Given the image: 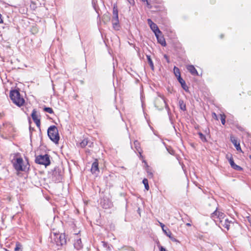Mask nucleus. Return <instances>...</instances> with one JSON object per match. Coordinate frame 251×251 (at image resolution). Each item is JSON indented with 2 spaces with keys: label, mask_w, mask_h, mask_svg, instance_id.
Wrapping results in <instances>:
<instances>
[{
  "label": "nucleus",
  "mask_w": 251,
  "mask_h": 251,
  "mask_svg": "<svg viewBox=\"0 0 251 251\" xmlns=\"http://www.w3.org/2000/svg\"><path fill=\"white\" fill-rule=\"evenodd\" d=\"M12 163L14 169L18 172H25L29 168L28 163L27 162L26 164H24L23 159L20 156L19 153L14 154Z\"/></svg>",
  "instance_id": "obj_1"
},
{
  "label": "nucleus",
  "mask_w": 251,
  "mask_h": 251,
  "mask_svg": "<svg viewBox=\"0 0 251 251\" xmlns=\"http://www.w3.org/2000/svg\"><path fill=\"white\" fill-rule=\"evenodd\" d=\"M9 97L12 102L19 107L22 106L25 103V100L21 96L19 90L14 89L11 90Z\"/></svg>",
  "instance_id": "obj_2"
},
{
  "label": "nucleus",
  "mask_w": 251,
  "mask_h": 251,
  "mask_svg": "<svg viewBox=\"0 0 251 251\" xmlns=\"http://www.w3.org/2000/svg\"><path fill=\"white\" fill-rule=\"evenodd\" d=\"M48 135L50 139L55 144H57L60 137L58 129L55 126H50L48 129Z\"/></svg>",
  "instance_id": "obj_3"
},
{
  "label": "nucleus",
  "mask_w": 251,
  "mask_h": 251,
  "mask_svg": "<svg viewBox=\"0 0 251 251\" xmlns=\"http://www.w3.org/2000/svg\"><path fill=\"white\" fill-rule=\"evenodd\" d=\"M112 14V23L113 27L115 30H119L120 24L118 17V9L116 4L113 5Z\"/></svg>",
  "instance_id": "obj_4"
},
{
  "label": "nucleus",
  "mask_w": 251,
  "mask_h": 251,
  "mask_svg": "<svg viewBox=\"0 0 251 251\" xmlns=\"http://www.w3.org/2000/svg\"><path fill=\"white\" fill-rule=\"evenodd\" d=\"M50 156L47 154L36 156L35 162L37 164L45 165L46 167L50 164Z\"/></svg>",
  "instance_id": "obj_5"
},
{
  "label": "nucleus",
  "mask_w": 251,
  "mask_h": 251,
  "mask_svg": "<svg viewBox=\"0 0 251 251\" xmlns=\"http://www.w3.org/2000/svg\"><path fill=\"white\" fill-rule=\"evenodd\" d=\"M65 236H50V241L53 244H55L57 246H62L66 244V239Z\"/></svg>",
  "instance_id": "obj_6"
},
{
  "label": "nucleus",
  "mask_w": 251,
  "mask_h": 251,
  "mask_svg": "<svg viewBox=\"0 0 251 251\" xmlns=\"http://www.w3.org/2000/svg\"><path fill=\"white\" fill-rule=\"evenodd\" d=\"M148 24L150 25V28L153 31L155 34H161V32L158 28L156 24L154 23L152 20L150 19H148L147 20Z\"/></svg>",
  "instance_id": "obj_7"
},
{
  "label": "nucleus",
  "mask_w": 251,
  "mask_h": 251,
  "mask_svg": "<svg viewBox=\"0 0 251 251\" xmlns=\"http://www.w3.org/2000/svg\"><path fill=\"white\" fill-rule=\"evenodd\" d=\"M91 172L93 174H97L99 173V161L97 159H96L94 162L92 163Z\"/></svg>",
  "instance_id": "obj_8"
},
{
  "label": "nucleus",
  "mask_w": 251,
  "mask_h": 251,
  "mask_svg": "<svg viewBox=\"0 0 251 251\" xmlns=\"http://www.w3.org/2000/svg\"><path fill=\"white\" fill-rule=\"evenodd\" d=\"M31 117L32 120L36 124L37 126L40 127V120L38 118V116L37 115V111L35 109H34L31 113Z\"/></svg>",
  "instance_id": "obj_9"
},
{
  "label": "nucleus",
  "mask_w": 251,
  "mask_h": 251,
  "mask_svg": "<svg viewBox=\"0 0 251 251\" xmlns=\"http://www.w3.org/2000/svg\"><path fill=\"white\" fill-rule=\"evenodd\" d=\"M52 179L55 182H60L62 177L59 172L54 170L52 174Z\"/></svg>",
  "instance_id": "obj_10"
},
{
  "label": "nucleus",
  "mask_w": 251,
  "mask_h": 251,
  "mask_svg": "<svg viewBox=\"0 0 251 251\" xmlns=\"http://www.w3.org/2000/svg\"><path fill=\"white\" fill-rule=\"evenodd\" d=\"M228 161H229V163L231 168H233V169H234L236 171H242L243 170V169L241 167L236 165L234 163V160L232 157H231L228 159Z\"/></svg>",
  "instance_id": "obj_11"
},
{
  "label": "nucleus",
  "mask_w": 251,
  "mask_h": 251,
  "mask_svg": "<svg viewBox=\"0 0 251 251\" xmlns=\"http://www.w3.org/2000/svg\"><path fill=\"white\" fill-rule=\"evenodd\" d=\"M161 34L162 33L156 34H155V35L157 39L158 42L159 44H160L162 46L165 47L166 45V41L163 36H161Z\"/></svg>",
  "instance_id": "obj_12"
},
{
  "label": "nucleus",
  "mask_w": 251,
  "mask_h": 251,
  "mask_svg": "<svg viewBox=\"0 0 251 251\" xmlns=\"http://www.w3.org/2000/svg\"><path fill=\"white\" fill-rule=\"evenodd\" d=\"M230 141L233 144L237 151H242L240 143H238L237 140L232 136L230 137Z\"/></svg>",
  "instance_id": "obj_13"
},
{
  "label": "nucleus",
  "mask_w": 251,
  "mask_h": 251,
  "mask_svg": "<svg viewBox=\"0 0 251 251\" xmlns=\"http://www.w3.org/2000/svg\"><path fill=\"white\" fill-rule=\"evenodd\" d=\"M74 246L75 248L77 250L81 249L83 248V245L81 239H76L74 244Z\"/></svg>",
  "instance_id": "obj_14"
},
{
  "label": "nucleus",
  "mask_w": 251,
  "mask_h": 251,
  "mask_svg": "<svg viewBox=\"0 0 251 251\" xmlns=\"http://www.w3.org/2000/svg\"><path fill=\"white\" fill-rule=\"evenodd\" d=\"M187 69L192 75H198V73L193 65H188L187 66Z\"/></svg>",
  "instance_id": "obj_15"
},
{
  "label": "nucleus",
  "mask_w": 251,
  "mask_h": 251,
  "mask_svg": "<svg viewBox=\"0 0 251 251\" xmlns=\"http://www.w3.org/2000/svg\"><path fill=\"white\" fill-rule=\"evenodd\" d=\"M146 2L147 6L148 7V8H149V9L155 8L156 9V11H160V10H161V9L162 8L161 6H160L159 5H152L148 1V0L147 1H146Z\"/></svg>",
  "instance_id": "obj_16"
},
{
  "label": "nucleus",
  "mask_w": 251,
  "mask_h": 251,
  "mask_svg": "<svg viewBox=\"0 0 251 251\" xmlns=\"http://www.w3.org/2000/svg\"><path fill=\"white\" fill-rule=\"evenodd\" d=\"M92 144L93 143L90 142L87 139H84L80 143V146L81 148H84L87 145L89 147H91Z\"/></svg>",
  "instance_id": "obj_17"
},
{
  "label": "nucleus",
  "mask_w": 251,
  "mask_h": 251,
  "mask_svg": "<svg viewBox=\"0 0 251 251\" xmlns=\"http://www.w3.org/2000/svg\"><path fill=\"white\" fill-rule=\"evenodd\" d=\"M159 225H160L162 230L163 231L164 233L166 234V235H171V232L169 230V229L165 226L163 223L159 222Z\"/></svg>",
  "instance_id": "obj_18"
},
{
  "label": "nucleus",
  "mask_w": 251,
  "mask_h": 251,
  "mask_svg": "<svg viewBox=\"0 0 251 251\" xmlns=\"http://www.w3.org/2000/svg\"><path fill=\"white\" fill-rule=\"evenodd\" d=\"M220 223L221 225L227 230L229 229L230 226V222L227 219H225L224 221L221 220Z\"/></svg>",
  "instance_id": "obj_19"
},
{
  "label": "nucleus",
  "mask_w": 251,
  "mask_h": 251,
  "mask_svg": "<svg viewBox=\"0 0 251 251\" xmlns=\"http://www.w3.org/2000/svg\"><path fill=\"white\" fill-rule=\"evenodd\" d=\"M178 105L180 109L182 111H185L186 110V104L182 100L180 99L178 100Z\"/></svg>",
  "instance_id": "obj_20"
},
{
  "label": "nucleus",
  "mask_w": 251,
  "mask_h": 251,
  "mask_svg": "<svg viewBox=\"0 0 251 251\" xmlns=\"http://www.w3.org/2000/svg\"><path fill=\"white\" fill-rule=\"evenodd\" d=\"M146 56H147L148 62L151 69L152 71H154V67L153 61L151 57V56L149 55H147Z\"/></svg>",
  "instance_id": "obj_21"
},
{
  "label": "nucleus",
  "mask_w": 251,
  "mask_h": 251,
  "mask_svg": "<svg viewBox=\"0 0 251 251\" xmlns=\"http://www.w3.org/2000/svg\"><path fill=\"white\" fill-rule=\"evenodd\" d=\"M174 73L176 77L181 75L179 69L176 66L174 68Z\"/></svg>",
  "instance_id": "obj_22"
},
{
  "label": "nucleus",
  "mask_w": 251,
  "mask_h": 251,
  "mask_svg": "<svg viewBox=\"0 0 251 251\" xmlns=\"http://www.w3.org/2000/svg\"><path fill=\"white\" fill-rule=\"evenodd\" d=\"M198 134L199 135L200 138L201 139V140L203 142H207V139H206L205 136L204 134H203L201 132H199Z\"/></svg>",
  "instance_id": "obj_23"
},
{
  "label": "nucleus",
  "mask_w": 251,
  "mask_h": 251,
  "mask_svg": "<svg viewBox=\"0 0 251 251\" xmlns=\"http://www.w3.org/2000/svg\"><path fill=\"white\" fill-rule=\"evenodd\" d=\"M134 147L136 149V151L138 152H140V143L137 140H135L134 142Z\"/></svg>",
  "instance_id": "obj_24"
},
{
  "label": "nucleus",
  "mask_w": 251,
  "mask_h": 251,
  "mask_svg": "<svg viewBox=\"0 0 251 251\" xmlns=\"http://www.w3.org/2000/svg\"><path fill=\"white\" fill-rule=\"evenodd\" d=\"M143 183L145 186V188L147 190H149L150 187L148 184V180L147 178H144L142 181Z\"/></svg>",
  "instance_id": "obj_25"
},
{
  "label": "nucleus",
  "mask_w": 251,
  "mask_h": 251,
  "mask_svg": "<svg viewBox=\"0 0 251 251\" xmlns=\"http://www.w3.org/2000/svg\"><path fill=\"white\" fill-rule=\"evenodd\" d=\"M22 251V245L19 243L17 242L16 244V247L14 249V251Z\"/></svg>",
  "instance_id": "obj_26"
},
{
  "label": "nucleus",
  "mask_w": 251,
  "mask_h": 251,
  "mask_svg": "<svg viewBox=\"0 0 251 251\" xmlns=\"http://www.w3.org/2000/svg\"><path fill=\"white\" fill-rule=\"evenodd\" d=\"M44 111L50 114L54 113L53 109L50 107H45L44 108Z\"/></svg>",
  "instance_id": "obj_27"
},
{
  "label": "nucleus",
  "mask_w": 251,
  "mask_h": 251,
  "mask_svg": "<svg viewBox=\"0 0 251 251\" xmlns=\"http://www.w3.org/2000/svg\"><path fill=\"white\" fill-rule=\"evenodd\" d=\"M160 97L161 98V99H162V100L164 101V103H165V108L168 110V113H169V111H170V108L169 107L168 105L166 103V100H165L164 97L163 96H160Z\"/></svg>",
  "instance_id": "obj_28"
},
{
  "label": "nucleus",
  "mask_w": 251,
  "mask_h": 251,
  "mask_svg": "<svg viewBox=\"0 0 251 251\" xmlns=\"http://www.w3.org/2000/svg\"><path fill=\"white\" fill-rule=\"evenodd\" d=\"M181 87L182 88L186 91V92H188V89H189V88L187 86V85L186 84V83L184 81V82H183L182 84H181Z\"/></svg>",
  "instance_id": "obj_29"
},
{
  "label": "nucleus",
  "mask_w": 251,
  "mask_h": 251,
  "mask_svg": "<svg viewBox=\"0 0 251 251\" xmlns=\"http://www.w3.org/2000/svg\"><path fill=\"white\" fill-rule=\"evenodd\" d=\"M219 211L217 210V208L216 210L211 214V217L213 218H218Z\"/></svg>",
  "instance_id": "obj_30"
},
{
  "label": "nucleus",
  "mask_w": 251,
  "mask_h": 251,
  "mask_svg": "<svg viewBox=\"0 0 251 251\" xmlns=\"http://www.w3.org/2000/svg\"><path fill=\"white\" fill-rule=\"evenodd\" d=\"M221 120L222 125H225L226 123V116L224 114L221 115Z\"/></svg>",
  "instance_id": "obj_31"
},
{
  "label": "nucleus",
  "mask_w": 251,
  "mask_h": 251,
  "mask_svg": "<svg viewBox=\"0 0 251 251\" xmlns=\"http://www.w3.org/2000/svg\"><path fill=\"white\" fill-rule=\"evenodd\" d=\"M224 216L225 214L224 213L219 211L218 218L220 220V221L222 220V219H224Z\"/></svg>",
  "instance_id": "obj_32"
},
{
  "label": "nucleus",
  "mask_w": 251,
  "mask_h": 251,
  "mask_svg": "<svg viewBox=\"0 0 251 251\" xmlns=\"http://www.w3.org/2000/svg\"><path fill=\"white\" fill-rule=\"evenodd\" d=\"M177 80L178 82L181 84H182L183 82H184L185 81L182 79V78L180 76H179L177 77Z\"/></svg>",
  "instance_id": "obj_33"
},
{
  "label": "nucleus",
  "mask_w": 251,
  "mask_h": 251,
  "mask_svg": "<svg viewBox=\"0 0 251 251\" xmlns=\"http://www.w3.org/2000/svg\"><path fill=\"white\" fill-rule=\"evenodd\" d=\"M169 237L172 241L179 243V242L175 237V236H169Z\"/></svg>",
  "instance_id": "obj_34"
},
{
  "label": "nucleus",
  "mask_w": 251,
  "mask_h": 251,
  "mask_svg": "<svg viewBox=\"0 0 251 251\" xmlns=\"http://www.w3.org/2000/svg\"><path fill=\"white\" fill-rule=\"evenodd\" d=\"M158 247L159 248L160 251H167L165 248H164L163 247H162L160 245H159Z\"/></svg>",
  "instance_id": "obj_35"
},
{
  "label": "nucleus",
  "mask_w": 251,
  "mask_h": 251,
  "mask_svg": "<svg viewBox=\"0 0 251 251\" xmlns=\"http://www.w3.org/2000/svg\"><path fill=\"white\" fill-rule=\"evenodd\" d=\"M128 2L131 4V5H134L135 3L134 0H127Z\"/></svg>",
  "instance_id": "obj_36"
},
{
  "label": "nucleus",
  "mask_w": 251,
  "mask_h": 251,
  "mask_svg": "<svg viewBox=\"0 0 251 251\" xmlns=\"http://www.w3.org/2000/svg\"><path fill=\"white\" fill-rule=\"evenodd\" d=\"M10 124L9 123H3V125H2V126L0 127V128L1 129H2L4 127H5V126H7L8 125H10Z\"/></svg>",
  "instance_id": "obj_37"
},
{
  "label": "nucleus",
  "mask_w": 251,
  "mask_h": 251,
  "mask_svg": "<svg viewBox=\"0 0 251 251\" xmlns=\"http://www.w3.org/2000/svg\"><path fill=\"white\" fill-rule=\"evenodd\" d=\"M164 57L167 59V62H169V59H168V58L167 55H166V54H165V55H164Z\"/></svg>",
  "instance_id": "obj_38"
},
{
  "label": "nucleus",
  "mask_w": 251,
  "mask_h": 251,
  "mask_svg": "<svg viewBox=\"0 0 251 251\" xmlns=\"http://www.w3.org/2000/svg\"><path fill=\"white\" fill-rule=\"evenodd\" d=\"M4 116V114L3 113H0V119H1Z\"/></svg>",
  "instance_id": "obj_39"
},
{
  "label": "nucleus",
  "mask_w": 251,
  "mask_h": 251,
  "mask_svg": "<svg viewBox=\"0 0 251 251\" xmlns=\"http://www.w3.org/2000/svg\"><path fill=\"white\" fill-rule=\"evenodd\" d=\"M33 130H34L33 128H32L31 127V126L29 127V131H30V132H31V131Z\"/></svg>",
  "instance_id": "obj_40"
},
{
  "label": "nucleus",
  "mask_w": 251,
  "mask_h": 251,
  "mask_svg": "<svg viewBox=\"0 0 251 251\" xmlns=\"http://www.w3.org/2000/svg\"><path fill=\"white\" fill-rule=\"evenodd\" d=\"M186 225L188 226H191V224L190 223H187Z\"/></svg>",
  "instance_id": "obj_41"
},
{
  "label": "nucleus",
  "mask_w": 251,
  "mask_h": 251,
  "mask_svg": "<svg viewBox=\"0 0 251 251\" xmlns=\"http://www.w3.org/2000/svg\"><path fill=\"white\" fill-rule=\"evenodd\" d=\"M213 115H214V117H217V115L215 113H213Z\"/></svg>",
  "instance_id": "obj_42"
},
{
  "label": "nucleus",
  "mask_w": 251,
  "mask_h": 251,
  "mask_svg": "<svg viewBox=\"0 0 251 251\" xmlns=\"http://www.w3.org/2000/svg\"><path fill=\"white\" fill-rule=\"evenodd\" d=\"M142 1H144V2H146L148 0H141Z\"/></svg>",
  "instance_id": "obj_43"
},
{
  "label": "nucleus",
  "mask_w": 251,
  "mask_h": 251,
  "mask_svg": "<svg viewBox=\"0 0 251 251\" xmlns=\"http://www.w3.org/2000/svg\"><path fill=\"white\" fill-rule=\"evenodd\" d=\"M223 37V34H222V35H221V38H222Z\"/></svg>",
  "instance_id": "obj_44"
},
{
  "label": "nucleus",
  "mask_w": 251,
  "mask_h": 251,
  "mask_svg": "<svg viewBox=\"0 0 251 251\" xmlns=\"http://www.w3.org/2000/svg\"><path fill=\"white\" fill-rule=\"evenodd\" d=\"M131 251H134L133 249H132L131 250Z\"/></svg>",
  "instance_id": "obj_45"
},
{
  "label": "nucleus",
  "mask_w": 251,
  "mask_h": 251,
  "mask_svg": "<svg viewBox=\"0 0 251 251\" xmlns=\"http://www.w3.org/2000/svg\"><path fill=\"white\" fill-rule=\"evenodd\" d=\"M54 235H57V234L55 233H54Z\"/></svg>",
  "instance_id": "obj_46"
}]
</instances>
